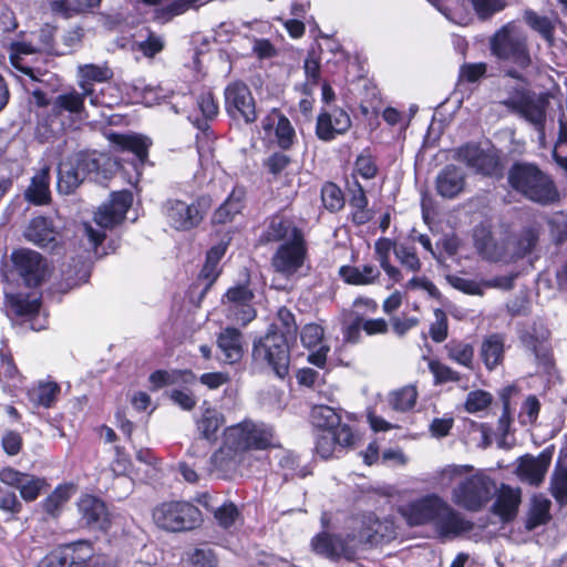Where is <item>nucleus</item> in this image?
Wrapping results in <instances>:
<instances>
[{"label":"nucleus","mask_w":567,"mask_h":567,"mask_svg":"<svg viewBox=\"0 0 567 567\" xmlns=\"http://www.w3.org/2000/svg\"><path fill=\"white\" fill-rule=\"evenodd\" d=\"M399 512L410 526H427L441 542L462 537L473 528L464 514L436 493L414 498Z\"/></svg>","instance_id":"1"},{"label":"nucleus","mask_w":567,"mask_h":567,"mask_svg":"<svg viewBox=\"0 0 567 567\" xmlns=\"http://www.w3.org/2000/svg\"><path fill=\"white\" fill-rule=\"evenodd\" d=\"M276 446L278 439L271 425L247 419L225 430L224 444L214 453L212 462L221 471H230L243 462L245 452Z\"/></svg>","instance_id":"2"},{"label":"nucleus","mask_w":567,"mask_h":567,"mask_svg":"<svg viewBox=\"0 0 567 567\" xmlns=\"http://www.w3.org/2000/svg\"><path fill=\"white\" fill-rule=\"evenodd\" d=\"M352 526L358 533L349 534L347 539L327 533L317 535L311 542L313 551L328 558L353 559L359 544H378L395 535L392 520H380L372 513L354 518Z\"/></svg>","instance_id":"3"},{"label":"nucleus","mask_w":567,"mask_h":567,"mask_svg":"<svg viewBox=\"0 0 567 567\" xmlns=\"http://www.w3.org/2000/svg\"><path fill=\"white\" fill-rule=\"evenodd\" d=\"M489 47L492 54L508 65L505 75L526 83L527 75L535 69L526 30L511 21L494 33Z\"/></svg>","instance_id":"4"},{"label":"nucleus","mask_w":567,"mask_h":567,"mask_svg":"<svg viewBox=\"0 0 567 567\" xmlns=\"http://www.w3.org/2000/svg\"><path fill=\"white\" fill-rule=\"evenodd\" d=\"M511 186L524 197L543 205L557 198V190L550 177L536 165L517 163L508 172Z\"/></svg>","instance_id":"5"},{"label":"nucleus","mask_w":567,"mask_h":567,"mask_svg":"<svg viewBox=\"0 0 567 567\" xmlns=\"http://www.w3.org/2000/svg\"><path fill=\"white\" fill-rule=\"evenodd\" d=\"M496 483L483 472L465 475L452 488L451 501L454 505L470 512L483 509L495 496Z\"/></svg>","instance_id":"6"},{"label":"nucleus","mask_w":567,"mask_h":567,"mask_svg":"<svg viewBox=\"0 0 567 567\" xmlns=\"http://www.w3.org/2000/svg\"><path fill=\"white\" fill-rule=\"evenodd\" d=\"M133 195L128 190L113 193L111 200L103 204L94 215V227L91 223H83L84 235L91 247L95 249L104 239L105 230L120 224L131 207Z\"/></svg>","instance_id":"7"},{"label":"nucleus","mask_w":567,"mask_h":567,"mask_svg":"<svg viewBox=\"0 0 567 567\" xmlns=\"http://www.w3.org/2000/svg\"><path fill=\"white\" fill-rule=\"evenodd\" d=\"M106 157L95 152H80L59 166L58 189L63 194L73 193L76 187L90 175L100 174L101 165Z\"/></svg>","instance_id":"8"},{"label":"nucleus","mask_w":567,"mask_h":567,"mask_svg":"<svg viewBox=\"0 0 567 567\" xmlns=\"http://www.w3.org/2000/svg\"><path fill=\"white\" fill-rule=\"evenodd\" d=\"M155 525L164 530L178 533L192 530L203 522L200 511L188 502H164L152 513Z\"/></svg>","instance_id":"9"},{"label":"nucleus","mask_w":567,"mask_h":567,"mask_svg":"<svg viewBox=\"0 0 567 567\" xmlns=\"http://www.w3.org/2000/svg\"><path fill=\"white\" fill-rule=\"evenodd\" d=\"M502 104L530 123L537 131L540 142L545 140L546 99L530 94L519 86L507 90V96Z\"/></svg>","instance_id":"10"},{"label":"nucleus","mask_w":567,"mask_h":567,"mask_svg":"<svg viewBox=\"0 0 567 567\" xmlns=\"http://www.w3.org/2000/svg\"><path fill=\"white\" fill-rule=\"evenodd\" d=\"M210 198L202 196L192 202L168 198L162 206L166 224L177 231H188L196 228L210 207Z\"/></svg>","instance_id":"11"},{"label":"nucleus","mask_w":567,"mask_h":567,"mask_svg":"<svg viewBox=\"0 0 567 567\" xmlns=\"http://www.w3.org/2000/svg\"><path fill=\"white\" fill-rule=\"evenodd\" d=\"M290 343L278 331H268L255 342L252 355L256 361L266 362L279 379H284L289 373Z\"/></svg>","instance_id":"12"},{"label":"nucleus","mask_w":567,"mask_h":567,"mask_svg":"<svg viewBox=\"0 0 567 567\" xmlns=\"http://www.w3.org/2000/svg\"><path fill=\"white\" fill-rule=\"evenodd\" d=\"M11 261L14 271L29 287L40 285L48 274L47 260L38 251L29 248L13 250Z\"/></svg>","instance_id":"13"},{"label":"nucleus","mask_w":567,"mask_h":567,"mask_svg":"<svg viewBox=\"0 0 567 567\" xmlns=\"http://www.w3.org/2000/svg\"><path fill=\"white\" fill-rule=\"evenodd\" d=\"M455 159L464 163L470 169L483 175L497 173L499 159L492 146L466 144L455 151Z\"/></svg>","instance_id":"14"},{"label":"nucleus","mask_w":567,"mask_h":567,"mask_svg":"<svg viewBox=\"0 0 567 567\" xmlns=\"http://www.w3.org/2000/svg\"><path fill=\"white\" fill-rule=\"evenodd\" d=\"M354 443V435L349 425L338 426L337 430H319L316 434V453L327 460L339 457L343 451Z\"/></svg>","instance_id":"15"},{"label":"nucleus","mask_w":567,"mask_h":567,"mask_svg":"<svg viewBox=\"0 0 567 567\" xmlns=\"http://www.w3.org/2000/svg\"><path fill=\"white\" fill-rule=\"evenodd\" d=\"M226 111L233 117L240 116L246 123L257 120L255 100L248 86L241 82H234L225 89Z\"/></svg>","instance_id":"16"},{"label":"nucleus","mask_w":567,"mask_h":567,"mask_svg":"<svg viewBox=\"0 0 567 567\" xmlns=\"http://www.w3.org/2000/svg\"><path fill=\"white\" fill-rule=\"evenodd\" d=\"M252 298L254 293L247 286L238 285L229 288L224 299L228 319L243 326L249 323L256 317L251 306Z\"/></svg>","instance_id":"17"},{"label":"nucleus","mask_w":567,"mask_h":567,"mask_svg":"<svg viewBox=\"0 0 567 567\" xmlns=\"http://www.w3.org/2000/svg\"><path fill=\"white\" fill-rule=\"evenodd\" d=\"M307 248L303 239L282 243L272 256L274 269L285 276L296 274L303 265Z\"/></svg>","instance_id":"18"},{"label":"nucleus","mask_w":567,"mask_h":567,"mask_svg":"<svg viewBox=\"0 0 567 567\" xmlns=\"http://www.w3.org/2000/svg\"><path fill=\"white\" fill-rule=\"evenodd\" d=\"M351 126L349 114L341 109L323 111L319 114L316 134L321 141H332L337 135L344 134Z\"/></svg>","instance_id":"19"},{"label":"nucleus","mask_w":567,"mask_h":567,"mask_svg":"<svg viewBox=\"0 0 567 567\" xmlns=\"http://www.w3.org/2000/svg\"><path fill=\"white\" fill-rule=\"evenodd\" d=\"M81 519L86 526L93 529L106 532L111 526V518L103 501L93 496L84 495L78 503Z\"/></svg>","instance_id":"20"},{"label":"nucleus","mask_w":567,"mask_h":567,"mask_svg":"<svg viewBox=\"0 0 567 567\" xmlns=\"http://www.w3.org/2000/svg\"><path fill=\"white\" fill-rule=\"evenodd\" d=\"M551 453L543 451L537 456L525 455L518 461L516 473L520 481L530 485H539L550 465Z\"/></svg>","instance_id":"21"},{"label":"nucleus","mask_w":567,"mask_h":567,"mask_svg":"<svg viewBox=\"0 0 567 567\" xmlns=\"http://www.w3.org/2000/svg\"><path fill=\"white\" fill-rule=\"evenodd\" d=\"M323 328L317 323L306 324L300 332V339L303 344L312 352L308 357V361L319 368H322L327 361V354L330 348L323 342Z\"/></svg>","instance_id":"22"},{"label":"nucleus","mask_w":567,"mask_h":567,"mask_svg":"<svg viewBox=\"0 0 567 567\" xmlns=\"http://www.w3.org/2000/svg\"><path fill=\"white\" fill-rule=\"evenodd\" d=\"M436 192L443 198L452 199L457 197L465 188V173L462 168L450 164L446 165L436 176Z\"/></svg>","instance_id":"23"},{"label":"nucleus","mask_w":567,"mask_h":567,"mask_svg":"<svg viewBox=\"0 0 567 567\" xmlns=\"http://www.w3.org/2000/svg\"><path fill=\"white\" fill-rule=\"evenodd\" d=\"M217 347L221 353L220 360L227 364H234L244 355V341L241 332L236 328H226L218 334Z\"/></svg>","instance_id":"24"},{"label":"nucleus","mask_w":567,"mask_h":567,"mask_svg":"<svg viewBox=\"0 0 567 567\" xmlns=\"http://www.w3.org/2000/svg\"><path fill=\"white\" fill-rule=\"evenodd\" d=\"M261 126L268 135L272 131L275 132L279 147L287 150L292 145L296 135L295 130L290 121L276 109L261 121Z\"/></svg>","instance_id":"25"},{"label":"nucleus","mask_w":567,"mask_h":567,"mask_svg":"<svg viewBox=\"0 0 567 567\" xmlns=\"http://www.w3.org/2000/svg\"><path fill=\"white\" fill-rule=\"evenodd\" d=\"M24 199L35 206L47 205L51 199L50 166L44 164L31 177L29 186L24 190Z\"/></svg>","instance_id":"26"},{"label":"nucleus","mask_w":567,"mask_h":567,"mask_svg":"<svg viewBox=\"0 0 567 567\" xmlns=\"http://www.w3.org/2000/svg\"><path fill=\"white\" fill-rule=\"evenodd\" d=\"M23 235L28 241L40 247H48L56 241L59 233L51 219L38 216L30 220Z\"/></svg>","instance_id":"27"},{"label":"nucleus","mask_w":567,"mask_h":567,"mask_svg":"<svg viewBox=\"0 0 567 567\" xmlns=\"http://www.w3.org/2000/svg\"><path fill=\"white\" fill-rule=\"evenodd\" d=\"M79 85L83 91L84 95L90 97V103L92 105H99V97L94 94V90L92 87V82H105L112 76V72L106 66L95 65V64H84L79 65Z\"/></svg>","instance_id":"28"},{"label":"nucleus","mask_w":567,"mask_h":567,"mask_svg":"<svg viewBox=\"0 0 567 567\" xmlns=\"http://www.w3.org/2000/svg\"><path fill=\"white\" fill-rule=\"evenodd\" d=\"M224 423V414L216 408L206 406L205 402L200 408V415L196 419V427L200 437L210 444L214 443Z\"/></svg>","instance_id":"29"},{"label":"nucleus","mask_w":567,"mask_h":567,"mask_svg":"<svg viewBox=\"0 0 567 567\" xmlns=\"http://www.w3.org/2000/svg\"><path fill=\"white\" fill-rule=\"evenodd\" d=\"M107 140L118 150L128 151L136 156L142 165L147 158L151 142L147 137L138 134L110 133Z\"/></svg>","instance_id":"30"},{"label":"nucleus","mask_w":567,"mask_h":567,"mask_svg":"<svg viewBox=\"0 0 567 567\" xmlns=\"http://www.w3.org/2000/svg\"><path fill=\"white\" fill-rule=\"evenodd\" d=\"M60 392L61 388L56 382L41 380L28 389L27 396L33 408L51 409Z\"/></svg>","instance_id":"31"},{"label":"nucleus","mask_w":567,"mask_h":567,"mask_svg":"<svg viewBox=\"0 0 567 567\" xmlns=\"http://www.w3.org/2000/svg\"><path fill=\"white\" fill-rule=\"evenodd\" d=\"M264 238L266 241H281L282 244L303 239V236L293 221L281 216H274L264 233Z\"/></svg>","instance_id":"32"},{"label":"nucleus","mask_w":567,"mask_h":567,"mask_svg":"<svg viewBox=\"0 0 567 567\" xmlns=\"http://www.w3.org/2000/svg\"><path fill=\"white\" fill-rule=\"evenodd\" d=\"M472 471L473 466L468 464H449L433 472L430 482L442 492L446 489L452 491L463 476L470 474Z\"/></svg>","instance_id":"33"},{"label":"nucleus","mask_w":567,"mask_h":567,"mask_svg":"<svg viewBox=\"0 0 567 567\" xmlns=\"http://www.w3.org/2000/svg\"><path fill=\"white\" fill-rule=\"evenodd\" d=\"M246 192L243 187H235L227 199L215 210L213 224H226L233 221L245 207Z\"/></svg>","instance_id":"34"},{"label":"nucleus","mask_w":567,"mask_h":567,"mask_svg":"<svg viewBox=\"0 0 567 567\" xmlns=\"http://www.w3.org/2000/svg\"><path fill=\"white\" fill-rule=\"evenodd\" d=\"M338 274L346 284L353 286L373 285L381 275L380 270L372 265H364L362 267L341 266Z\"/></svg>","instance_id":"35"},{"label":"nucleus","mask_w":567,"mask_h":567,"mask_svg":"<svg viewBox=\"0 0 567 567\" xmlns=\"http://www.w3.org/2000/svg\"><path fill=\"white\" fill-rule=\"evenodd\" d=\"M540 235V225L530 223L522 228L519 234L509 243L512 257L522 258L536 247Z\"/></svg>","instance_id":"36"},{"label":"nucleus","mask_w":567,"mask_h":567,"mask_svg":"<svg viewBox=\"0 0 567 567\" xmlns=\"http://www.w3.org/2000/svg\"><path fill=\"white\" fill-rule=\"evenodd\" d=\"M505 338L499 333L486 336L481 344V358L488 370H494L504 359Z\"/></svg>","instance_id":"37"},{"label":"nucleus","mask_w":567,"mask_h":567,"mask_svg":"<svg viewBox=\"0 0 567 567\" xmlns=\"http://www.w3.org/2000/svg\"><path fill=\"white\" fill-rule=\"evenodd\" d=\"M520 503V491L507 485H502L494 503V513L503 519H512Z\"/></svg>","instance_id":"38"},{"label":"nucleus","mask_w":567,"mask_h":567,"mask_svg":"<svg viewBox=\"0 0 567 567\" xmlns=\"http://www.w3.org/2000/svg\"><path fill=\"white\" fill-rule=\"evenodd\" d=\"M35 48L24 41L13 42L10 47V62L13 68L23 74L30 76L32 80H38L35 70L30 65L28 61L29 55L35 53Z\"/></svg>","instance_id":"39"},{"label":"nucleus","mask_w":567,"mask_h":567,"mask_svg":"<svg viewBox=\"0 0 567 567\" xmlns=\"http://www.w3.org/2000/svg\"><path fill=\"white\" fill-rule=\"evenodd\" d=\"M550 492L558 503L567 504V447L559 454L551 476Z\"/></svg>","instance_id":"40"},{"label":"nucleus","mask_w":567,"mask_h":567,"mask_svg":"<svg viewBox=\"0 0 567 567\" xmlns=\"http://www.w3.org/2000/svg\"><path fill=\"white\" fill-rule=\"evenodd\" d=\"M65 128V121L51 109L50 113L39 114L35 135L41 142L49 141Z\"/></svg>","instance_id":"41"},{"label":"nucleus","mask_w":567,"mask_h":567,"mask_svg":"<svg viewBox=\"0 0 567 567\" xmlns=\"http://www.w3.org/2000/svg\"><path fill=\"white\" fill-rule=\"evenodd\" d=\"M62 551L69 557L70 567H93L96 559L101 556L93 557V549L89 542L81 540L62 548Z\"/></svg>","instance_id":"42"},{"label":"nucleus","mask_w":567,"mask_h":567,"mask_svg":"<svg viewBox=\"0 0 567 567\" xmlns=\"http://www.w3.org/2000/svg\"><path fill=\"white\" fill-rule=\"evenodd\" d=\"M86 95L76 91L60 94L55 97L52 110L64 118L63 112L80 116L84 112V97Z\"/></svg>","instance_id":"43"},{"label":"nucleus","mask_w":567,"mask_h":567,"mask_svg":"<svg viewBox=\"0 0 567 567\" xmlns=\"http://www.w3.org/2000/svg\"><path fill=\"white\" fill-rule=\"evenodd\" d=\"M195 375L189 371H165L157 370L153 372L150 380V389L152 391L159 390L166 385L176 384L178 382H193Z\"/></svg>","instance_id":"44"},{"label":"nucleus","mask_w":567,"mask_h":567,"mask_svg":"<svg viewBox=\"0 0 567 567\" xmlns=\"http://www.w3.org/2000/svg\"><path fill=\"white\" fill-rule=\"evenodd\" d=\"M447 281L451 284L452 287L455 289L463 291L467 295H477L482 296L484 290L483 288H496L502 287V279L501 278H494L491 280H484V281H475L471 279H466L458 276H447Z\"/></svg>","instance_id":"45"},{"label":"nucleus","mask_w":567,"mask_h":567,"mask_svg":"<svg viewBox=\"0 0 567 567\" xmlns=\"http://www.w3.org/2000/svg\"><path fill=\"white\" fill-rule=\"evenodd\" d=\"M100 2L101 0H54L51 2V10L53 13L68 19L99 6Z\"/></svg>","instance_id":"46"},{"label":"nucleus","mask_w":567,"mask_h":567,"mask_svg":"<svg viewBox=\"0 0 567 567\" xmlns=\"http://www.w3.org/2000/svg\"><path fill=\"white\" fill-rule=\"evenodd\" d=\"M444 348L451 361L466 369H473L474 348L472 344L452 340Z\"/></svg>","instance_id":"47"},{"label":"nucleus","mask_w":567,"mask_h":567,"mask_svg":"<svg viewBox=\"0 0 567 567\" xmlns=\"http://www.w3.org/2000/svg\"><path fill=\"white\" fill-rule=\"evenodd\" d=\"M474 244L480 254L486 259L497 261L504 258V254L497 248L491 231L485 228L474 230Z\"/></svg>","instance_id":"48"},{"label":"nucleus","mask_w":567,"mask_h":567,"mask_svg":"<svg viewBox=\"0 0 567 567\" xmlns=\"http://www.w3.org/2000/svg\"><path fill=\"white\" fill-rule=\"evenodd\" d=\"M311 421L319 430H337L342 426L341 416L328 405H316L311 411Z\"/></svg>","instance_id":"49"},{"label":"nucleus","mask_w":567,"mask_h":567,"mask_svg":"<svg viewBox=\"0 0 567 567\" xmlns=\"http://www.w3.org/2000/svg\"><path fill=\"white\" fill-rule=\"evenodd\" d=\"M74 493L73 485L58 486L42 503L44 511L51 516H58L62 507Z\"/></svg>","instance_id":"50"},{"label":"nucleus","mask_w":567,"mask_h":567,"mask_svg":"<svg viewBox=\"0 0 567 567\" xmlns=\"http://www.w3.org/2000/svg\"><path fill=\"white\" fill-rule=\"evenodd\" d=\"M269 331H278L287 341H296L297 324L292 312L286 307H281L278 310L276 321Z\"/></svg>","instance_id":"51"},{"label":"nucleus","mask_w":567,"mask_h":567,"mask_svg":"<svg viewBox=\"0 0 567 567\" xmlns=\"http://www.w3.org/2000/svg\"><path fill=\"white\" fill-rule=\"evenodd\" d=\"M417 399V390L414 385H405L389 394L390 405L401 412L409 411L414 408Z\"/></svg>","instance_id":"52"},{"label":"nucleus","mask_w":567,"mask_h":567,"mask_svg":"<svg viewBox=\"0 0 567 567\" xmlns=\"http://www.w3.org/2000/svg\"><path fill=\"white\" fill-rule=\"evenodd\" d=\"M550 501L543 495H536L532 499V505L527 519V528L533 529L549 519Z\"/></svg>","instance_id":"53"},{"label":"nucleus","mask_w":567,"mask_h":567,"mask_svg":"<svg viewBox=\"0 0 567 567\" xmlns=\"http://www.w3.org/2000/svg\"><path fill=\"white\" fill-rule=\"evenodd\" d=\"M197 107L203 114L204 120L193 118L192 115L188 118L197 128L204 131L207 126V120H212L218 114V104L210 92H205L197 99Z\"/></svg>","instance_id":"54"},{"label":"nucleus","mask_w":567,"mask_h":567,"mask_svg":"<svg viewBox=\"0 0 567 567\" xmlns=\"http://www.w3.org/2000/svg\"><path fill=\"white\" fill-rule=\"evenodd\" d=\"M9 305L18 316H32L40 309V299L34 293H17L9 297Z\"/></svg>","instance_id":"55"},{"label":"nucleus","mask_w":567,"mask_h":567,"mask_svg":"<svg viewBox=\"0 0 567 567\" xmlns=\"http://www.w3.org/2000/svg\"><path fill=\"white\" fill-rule=\"evenodd\" d=\"M47 485L48 484L44 478L24 473L17 489H19L20 496L23 501L33 502L40 496Z\"/></svg>","instance_id":"56"},{"label":"nucleus","mask_w":567,"mask_h":567,"mask_svg":"<svg viewBox=\"0 0 567 567\" xmlns=\"http://www.w3.org/2000/svg\"><path fill=\"white\" fill-rule=\"evenodd\" d=\"M553 157L567 172V118L565 114L558 118V136L553 151Z\"/></svg>","instance_id":"57"},{"label":"nucleus","mask_w":567,"mask_h":567,"mask_svg":"<svg viewBox=\"0 0 567 567\" xmlns=\"http://www.w3.org/2000/svg\"><path fill=\"white\" fill-rule=\"evenodd\" d=\"M424 359L426 360V358ZM427 367L430 372L433 374L435 384L458 382L461 380V374L457 371L439 360L427 359Z\"/></svg>","instance_id":"58"},{"label":"nucleus","mask_w":567,"mask_h":567,"mask_svg":"<svg viewBox=\"0 0 567 567\" xmlns=\"http://www.w3.org/2000/svg\"><path fill=\"white\" fill-rule=\"evenodd\" d=\"M526 23L537 31L544 39L551 41L554 34V25L546 17H540L536 12L528 10L525 12Z\"/></svg>","instance_id":"59"},{"label":"nucleus","mask_w":567,"mask_h":567,"mask_svg":"<svg viewBox=\"0 0 567 567\" xmlns=\"http://www.w3.org/2000/svg\"><path fill=\"white\" fill-rule=\"evenodd\" d=\"M321 198L324 207L330 212H337L343 207L344 200L341 189L332 183L322 187Z\"/></svg>","instance_id":"60"},{"label":"nucleus","mask_w":567,"mask_h":567,"mask_svg":"<svg viewBox=\"0 0 567 567\" xmlns=\"http://www.w3.org/2000/svg\"><path fill=\"white\" fill-rule=\"evenodd\" d=\"M214 517L220 527L227 529L239 518V511L235 504L224 503L214 511Z\"/></svg>","instance_id":"61"},{"label":"nucleus","mask_w":567,"mask_h":567,"mask_svg":"<svg viewBox=\"0 0 567 567\" xmlns=\"http://www.w3.org/2000/svg\"><path fill=\"white\" fill-rule=\"evenodd\" d=\"M492 403V394L483 390L472 391L467 394L465 409L470 413L485 410Z\"/></svg>","instance_id":"62"},{"label":"nucleus","mask_w":567,"mask_h":567,"mask_svg":"<svg viewBox=\"0 0 567 567\" xmlns=\"http://www.w3.org/2000/svg\"><path fill=\"white\" fill-rule=\"evenodd\" d=\"M435 320L430 327V336L434 342H443L447 338V317L441 309L434 310Z\"/></svg>","instance_id":"63"},{"label":"nucleus","mask_w":567,"mask_h":567,"mask_svg":"<svg viewBox=\"0 0 567 567\" xmlns=\"http://www.w3.org/2000/svg\"><path fill=\"white\" fill-rule=\"evenodd\" d=\"M473 8L482 19L492 17L506 7L505 0H472Z\"/></svg>","instance_id":"64"}]
</instances>
